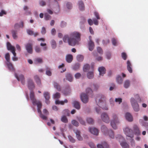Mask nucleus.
Returning a JSON list of instances; mask_svg holds the SVG:
<instances>
[{"label": "nucleus", "mask_w": 148, "mask_h": 148, "mask_svg": "<svg viewBox=\"0 0 148 148\" xmlns=\"http://www.w3.org/2000/svg\"><path fill=\"white\" fill-rule=\"evenodd\" d=\"M30 97L31 100L32 101L33 104L34 105H36L37 106V111L40 114V118L43 120L47 119V116L43 115L40 109L42 108V104L40 101L36 100L35 97L34 92L32 91L30 93Z\"/></svg>", "instance_id": "nucleus-1"}, {"label": "nucleus", "mask_w": 148, "mask_h": 148, "mask_svg": "<svg viewBox=\"0 0 148 148\" xmlns=\"http://www.w3.org/2000/svg\"><path fill=\"white\" fill-rule=\"evenodd\" d=\"M106 98L103 95H99L96 98L95 101L97 103L98 106L104 110H107L108 108L106 106Z\"/></svg>", "instance_id": "nucleus-2"}, {"label": "nucleus", "mask_w": 148, "mask_h": 148, "mask_svg": "<svg viewBox=\"0 0 148 148\" xmlns=\"http://www.w3.org/2000/svg\"><path fill=\"white\" fill-rule=\"evenodd\" d=\"M86 92L87 95L85 93H82L80 96L82 101L84 103H86L88 101V97L87 95H88L91 97L92 96L93 91L91 88H87L86 90Z\"/></svg>", "instance_id": "nucleus-3"}, {"label": "nucleus", "mask_w": 148, "mask_h": 148, "mask_svg": "<svg viewBox=\"0 0 148 148\" xmlns=\"http://www.w3.org/2000/svg\"><path fill=\"white\" fill-rule=\"evenodd\" d=\"M63 41L65 42H68L70 45H74V34L72 33L69 37L67 35H65L63 38Z\"/></svg>", "instance_id": "nucleus-4"}, {"label": "nucleus", "mask_w": 148, "mask_h": 148, "mask_svg": "<svg viewBox=\"0 0 148 148\" xmlns=\"http://www.w3.org/2000/svg\"><path fill=\"white\" fill-rule=\"evenodd\" d=\"M112 120L111 121V125L112 127L114 129H116V124H119L120 121L118 119L117 115L115 114H112Z\"/></svg>", "instance_id": "nucleus-5"}, {"label": "nucleus", "mask_w": 148, "mask_h": 148, "mask_svg": "<svg viewBox=\"0 0 148 148\" xmlns=\"http://www.w3.org/2000/svg\"><path fill=\"white\" fill-rule=\"evenodd\" d=\"M130 101L134 110L136 112L138 111L139 109V105L136 101L134 98H132L130 99Z\"/></svg>", "instance_id": "nucleus-6"}, {"label": "nucleus", "mask_w": 148, "mask_h": 148, "mask_svg": "<svg viewBox=\"0 0 148 148\" xmlns=\"http://www.w3.org/2000/svg\"><path fill=\"white\" fill-rule=\"evenodd\" d=\"M75 45H78L81 40V34L78 32H75Z\"/></svg>", "instance_id": "nucleus-7"}, {"label": "nucleus", "mask_w": 148, "mask_h": 148, "mask_svg": "<svg viewBox=\"0 0 148 148\" xmlns=\"http://www.w3.org/2000/svg\"><path fill=\"white\" fill-rule=\"evenodd\" d=\"M15 76L18 81H21L22 84L24 85L25 82V78L23 75L21 74L18 76L16 73H15Z\"/></svg>", "instance_id": "nucleus-8"}, {"label": "nucleus", "mask_w": 148, "mask_h": 148, "mask_svg": "<svg viewBox=\"0 0 148 148\" xmlns=\"http://www.w3.org/2000/svg\"><path fill=\"white\" fill-rule=\"evenodd\" d=\"M124 131L127 136L132 138L133 137L132 131L128 127H126L124 129Z\"/></svg>", "instance_id": "nucleus-9"}, {"label": "nucleus", "mask_w": 148, "mask_h": 148, "mask_svg": "<svg viewBox=\"0 0 148 148\" xmlns=\"http://www.w3.org/2000/svg\"><path fill=\"white\" fill-rule=\"evenodd\" d=\"M101 118L104 122L108 123L109 122L110 119L108 114L106 113H103L101 115Z\"/></svg>", "instance_id": "nucleus-10"}, {"label": "nucleus", "mask_w": 148, "mask_h": 148, "mask_svg": "<svg viewBox=\"0 0 148 148\" xmlns=\"http://www.w3.org/2000/svg\"><path fill=\"white\" fill-rule=\"evenodd\" d=\"M43 95L45 99L46 103L47 104H49L50 103L49 100L50 98L49 93L48 92H44L43 93Z\"/></svg>", "instance_id": "nucleus-11"}, {"label": "nucleus", "mask_w": 148, "mask_h": 148, "mask_svg": "<svg viewBox=\"0 0 148 148\" xmlns=\"http://www.w3.org/2000/svg\"><path fill=\"white\" fill-rule=\"evenodd\" d=\"M25 48L27 52L31 54L32 53V45L31 43H28L25 45Z\"/></svg>", "instance_id": "nucleus-12"}, {"label": "nucleus", "mask_w": 148, "mask_h": 148, "mask_svg": "<svg viewBox=\"0 0 148 148\" xmlns=\"http://www.w3.org/2000/svg\"><path fill=\"white\" fill-rule=\"evenodd\" d=\"M28 86L30 90H32L35 88L34 84L32 79H29L27 80Z\"/></svg>", "instance_id": "nucleus-13"}, {"label": "nucleus", "mask_w": 148, "mask_h": 148, "mask_svg": "<svg viewBox=\"0 0 148 148\" xmlns=\"http://www.w3.org/2000/svg\"><path fill=\"white\" fill-rule=\"evenodd\" d=\"M7 47L8 50L10 51L12 54H14V55H15V48L14 47L12 46L9 42L7 43Z\"/></svg>", "instance_id": "nucleus-14"}, {"label": "nucleus", "mask_w": 148, "mask_h": 148, "mask_svg": "<svg viewBox=\"0 0 148 148\" xmlns=\"http://www.w3.org/2000/svg\"><path fill=\"white\" fill-rule=\"evenodd\" d=\"M89 130L92 134L96 136L98 135L99 131L97 129L94 127H91L89 128Z\"/></svg>", "instance_id": "nucleus-15"}, {"label": "nucleus", "mask_w": 148, "mask_h": 148, "mask_svg": "<svg viewBox=\"0 0 148 148\" xmlns=\"http://www.w3.org/2000/svg\"><path fill=\"white\" fill-rule=\"evenodd\" d=\"M79 8L80 11H83L85 10V6L83 2L80 0L78 3Z\"/></svg>", "instance_id": "nucleus-16"}, {"label": "nucleus", "mask_w": 148, "mask_h": 148, "mask_svg": "<svg viewBox=\"0 0 148 148\" xmlns=\"http://www.w3.org/2000/svg\"><path fill=\"white\" fill-rule=\"evenodd\" d=\"M98 71L100 75L103 76V74L106 73V69L103 66L99 67L98 69Z\"/></svg>", "instance_id": "nucleus-17"}, {"label": "nucleus", "mask_w": 148, "mask_h": 148, "mask_svg": "<svg viewBox=\"0 0 148 148\" xmlns=\"http://www.w3.org/2000/svg\"><path fill=\"white\" fill-rule=\"evenodd\" d=\"M90 68L92 71H93L94 67L93 66H92ZM90 69V66L89 64H86L84 65L83 67V71L85 72H86Z\"/></svg>", "instance_id": "nucleus-18"}, {"label": "nucleus", "mask_w": 148, "mask_h": 148, "mask_svg": "<svg viewBox=\"0 0 148 148\" xmlns=\"http://www.w3.org/2000/svg\"><path fill=\"white\" fill-rule=\"evenodd\" d=\"M133 128L134 132L137 135H139L140 134V132L137 126L136 125H134L133 126Z\"/></svg>", "instance_id": "nucleus-19"}, {"label": "nucleus", "mask_w": 148, "mask_h": 148, "mask_svg": "<svg viewBox=\"0 0 148 148\" xmlns=\"http://www.w3.org/2000/svg\"><path fill=\"white\" fill-rule=\"evenodd\" d=\"M73 57L71 54H68L66 56V61L68 63L71 62L73 60Z\"/></svg>", "instance_id": "nucleus-20"}, {"label": "nucleus", "mask_w": 148, "mask_h": 148, "mask_svg": "<svg viewBox=\"0 0 148 148\" xmlns=\"http://www.w3.org/2000/svg\"><path fill=\"white\" fill-rule=\"evenodd\" d=\"M125 118L126 119L129 121H132L133 118L131 115L129 113H127L125 114Z\"/></svg>", "instance_id": "nucleus-21"}, {"label": "nucleus", "mask_w": 148, "mask_h": 148, "mask_svg": "<svg viewBox=\"0 0 148 148\" xmlns=\"http://www.w3.org/2000/svg\"><path fill=\"white\" fill-rule=\"evenodd\" d=\"M6 64L8 66L9 69L11 71H14L15 70L13 65L10 62H7Z\"/></svg>", "instance_id": "nucleus-22"}, {"label": "nucleus", "mask_w": 148, "mask_h": 148, "mask_svg": "<svg viewBox=\"0 0 148 148\" xmlns=\"http://www.w3.org/2000/svg\"><path fill=\"white\" fill-rule=\"evenodd\" d=\"M88 45L89 50L92 51L95 46L94 42L92 41H89L88 43Z\"/></svg>", "instance_id": "nucleus-23"}, {"label": "nucleus", "mask_w": 148, "mask_h": 148, "mask_svg": "<svg viewBox=\"0 0 148 148\" xmlns=\"http://www.w3.org/2000/svg\"><path fill=\"white\" fill-rule=\"evenodd\" d=\"M68 102V100L67 99H65L63 101H60L59 100H57L55 101L56 104L64 105V103H66Z\"/></svg>", "instance_id": "nucleus-24"}, {"label": "nucleus", "mask_w": 148, "mask_h": 148, "mask_svg": "<svg viewBox=\"0 0 148 148\" xmlns=\"http://www.w3.org/2000/svg\"><path fill=\"white\" fill-rule=\"evenodd\" d=\"M103 146L100 144H98L97 145L98 148H109V146L107 143L104 142L103 144Z\"/></svg>", "instance_id": "nucleus-25"}, {"label": "nucleus", "mask_w": 148, "mask_h": 148, "mask_svg": "<svg viewBox=\"0 0 148 148\" xmlns=\"http://www.w3.org/2000/svg\"><path fill=\"white\" fill-rule=\"evenodd\" d=\"M101 129L102 132H103L105 135H106L107 134V132L108 131V129L106 126L104 125H102L101 127Z\"/></svg>", "instance_id": "nucleus-26"}, {"label": "nucleus", "mask_w": 148, "mask_h": 148, "mask_svg": "<svg viewBox=\"0 0 148 148\" xmlns=\"http://www.w3.org/2000/svg\"><path fill=\"white\" fill-rule=\"evenodd\" d=\"M75 134L77 139L79 140H82V138L80 136V132L78 130H77L75 132Z\"/></svg>", "instance_id": "nucleus-27"}, {"label": "nucleus", "mask_w": 148, "mask_h": 148, "mask_svg": "<svg viewBox=\"0 0 148 148\" xmlns=\"http://www.w3.org/2000/svg\"><path fill=\"white\" fill-rule=\"evenodd\" d=\"M93 71H91L88 72L87 73V77L89 79H91L94 77L93 72Z\"/></svg>", "instance_id": "nucleus-28"}, {"label": "nucleus", "mask_w": 148, "mask_h": 148, "mask_svg": "<svg viewBox=\"0 0 148 148\" xmlns=\"http://www.w3.org/2000/svg\"><path fill=\"white\" fill-rule=\"evenodd\" d=\"M71 92V90L70 88L65 89L63 91V93L64 95L66 96L69 95Z\"/></svg>", "instance_id": "nucleus-29"}, {"label": "nucleus", "mask_w": 148, "mask_h": 148, "mask_svg": "<svg viewBox=\"0 0 148 148\" xmlns=\"http://www.w3.org/2000/svg\"><path fill=\"white\" fill-rule=\"evenodd\" d=\"M123 79L119 75H118L116 78V80L118 83L120 84H121L123 81Z\"/></svg>", "instance_id": "nucleus-30"}, {"label": "nucleus", "mask_w": 148, "mask_h": 148, "mask_svg": "<svg viewBox=\"0 0 148 148\" xmlns=\"http://www.w3.org/2000/svg\"><path fill=\"white\" fill-rule=\"evenodd\" d=\"M130 85V81L128 80L125 81L124 84V86L125 88H127Z\"/></svg>", "instance_id": "nucleus-31"}, {"label": "nucleus", "mask_w": 148, "mask_h": 148, "mask_svg": "<svg viewBox=\"0 0 148 148\" xmlns=\"http://www.w3.org/2000/svg\"><path fill=\"white\" fill-rule=\"evenodd\" d=\"M76 119L82 125H85V122L82 119V118L79 116H77Z\"/></svg>", "instance_id": "nucleus-32"}, {"label": "nucleus", "mask_w": 148, "mask_h": 148, "mask_svg": "<svg viewBox=\"0 0 148 148\" xmlns=\"http://www.w3.org/2000/svg\"><path fill=\"white\" fill-rule=\"evenodd\" d=\"M34 78L38 84L40 85V80L38 75H35L34 76Z\"/></svg>", "instance_id": "nucleus-33"}, {"label": "nucleus", "mask_w": 148, "mask_h": 148, "mask_svg": "<svg viewBox=\"0 0 148 148\" xmlns=\"http://www.w3.org/2000/svg\"><path fill=\"white\" fill-rule=\"evenodd\" d=\"M122 148H129L128 145L125 142H123L120 143Z\"/></svg>", "instance_id": "nucleus-34"}, {"label": "nucleus", "mask_w": 148, "mask_h": 148, "mask_svg": "<svg viewBox=\"0 0 148 148\" xmlns=\"http://www.w3.org/2000/svg\"><path fill=\"white\" fill-rule=\"evenodd\" d=\"M77 60L79 62L82 61L84 59V56L82 55H78L76 58Z\"/></svg>", "instance_id": "nucleus-35"}, {"label": "nucleus", "mask_w": 148, "mask_h": 148, "mask_svg": "<svg viewBox=\"0 0 148 148\" xmlns=\"http://www.w3.org/2000/svg\"><path fill=\"white\" fill-rule=\"evenodd\" d=\"M108 134L110 138H114V134L112 130H109L108 131Z\"/></svg>", "instance_id": "nucleus-36"}, {"label": "nucleus", "mask_w": 148, "mask_h": 148, "mask_svg": "<svg viewBox=\"0 0 148 148\" xmlns=\"http://www.w3.org/2000/svg\"><path fill=\"white\" fill-rule=\"evenodd\" d=\"M75 108L77 110H79L80 108L79 103L77 101H75Z\"/></svg>", "instance_id": "nucleus-37"}, {"label": "nucleus", "mask_w": 148, "mask_h": 148, "mask_svg": "<svg viewBox=\"0 0 148 148\" xmlns=\"http://www.w3.org/2000/svg\"><path fill=\"white\" fill-rule=\"evenodd\" d=\"M66 79L70 82H71L73 80V78L71 75L70 74H68L66 75Z\"/></svg>", "instance_id": "nucleus-38"}, {"label": "nucleus", "mask_w": 148, "mask_h": 148, "mask_svg": "<svg viewBox=\"0 0 148 148\" xmlns=\"http://www.w3.org/2000/svg\"><path fill=\"white\" fill-rule=\"evenodd\" d=\"M54 85L55 88H56L59 91H60V87L57 83L56 82H54Z\"/></svg>", "instance_id": "nucleus-39"}, {"label": "nucleus", "mask_w": 148, "mask_h": 148, "mask_svg": "<svg viewBox=\"0 0 148 148\" xmlns=\"http://www.w3.org/2000/svg\"><path fill=\"white\" fill-rule=\"evenodd\" d=\"M46 74L47 75L50 76L51 75V72L50 68L47 67L46 69Z\"/></svg>", "instance_id": "nucleus-40"}, {"label": "nucleus", "mask_w": 148, "mask_h": 148, "mask_svg": "<svg viewBox=\"0 0 148 148\" xmlns=\"http://www.w3.org/2000/svg\"><path fill=\"white\" fill-rule=\"evenodd\" d=\"M51 19V16L47 13L45 14V19L46 20H49Z\"/></svg>", "instance_id": "nucleus-41"}, {"label": "nucleus", "mask_w": 148, "mask_h": 148, "mask_svg": "<svg viewBox=\"0 0 148 148\" xmlns=\"http://www.w3.org/2000/svg\"><path fill=\"white\" fill-rule=\"evenodd\" d=\"M61 121H62L64 123H67L68 121L66 117L65 116H63L62 117Z\"/></svg>", "instance_id": "nucleus-42"}, {"label": "nucleus", "mask_w": 148, "mask_h": 148, "mask_svg": "<svg viewBox=\"0 0 148 148\" xmlns=\"http://www.w3.org/2000/svg\"><path fill=\"white\" fill-rule=\"evenodd\" d=\"M16 31L15 30H12V33L13 38L14 39H16L17 38V36L16 35Z\"/></svg>", "instance_id": "nucleus-43"}, {"label": "nucleus", "mask_w": 148, "mask_h": 148, "mask_svg": "<svg viewBox=\"0 0 148 148\" xmlns=\"http://www.w3.org/2000/svg\"><path fill=\"white\" fill-rule=\"evenodd\" d=\"M54 99H59L60 97V94L59 92H56L53 95Z\"/></svg>", "instance_id": "nucleus-44"}, {"label": "nucleus", "mask_w": 148, "mask_h": 148, "mask_svg": "<svg viewBox=\"0 0 148 148\" xmlns=\"http://www.w3.org/2000/svg\"><path fill=\"white\" fill-rule=\"evenodd\" d=\"M5 58L7 62H9L10 61V56L9 53H6L5 55Z\"/></svg>", "instance_id": "nucleus-45"}, {"label": "nucleus", "mask_w": 148, "mask_h": 148, "mask_svg": "<svg viewBox=\"0 0 148 148\" xmlns=\"http://www.w3.org/2000/svg\"><path fill=\"white\" fill-rule=\"evenodd\" d=\"M51 45L53 49L55 48L56 47V41L54 40H52L51 41Z\"/></svg>", "instance_id": "nucleus-46"}, {"label": "nucleus", "mask_w": 148, "mask_h": 148, "mask_svg": "<svg viewBox=\"0 0 148 148\" xmlns=\"http://www.w3.org/2000/svg\"><path fill=\"white\" fill-rule=\"evenodd\" d=\"M86 121L87 122L90 124H92L94 122L93 120L91 118H88L86 119Z\"/></svg>", "instance_id": "nucleus-47"}, {"label": "nucleus", "mask_w": 148, "mask_h": 148, "mask_svg": "<svg viewBox=\"0 0 148 148\" xmlns=\"http://www.w3.org/2000/svg\"><path fill=\"white\" fill-rule=\"evenodd\" d=\"M39 4L40 6H44L46 5V3L45 1L41 0L39 1Z\"/></svg>", "instance_id": "nucleus-48"}, {"label": "nucleus", "mask_w": 148, "mask_h": 148, "mask_svg": "<svg viewBox=\"0 0 148 148\" xmlns=\"http://www.w3.org/2000/svg\"><path fill=\"white\" fill-rule=\"evenodd\" d=\"M70 111L67 109L63 111V113L64 114L68 116L70 114Z\"/></svg>", "instance_id": "nucleus-49"}, {"label": "nucleus", "mask_w": 148, "mask_h": 148, "mask_svg": "<svg viewBox=\"0 0 148 148\" xmlns=\"http://www.w3.org/2000/svg\"><path fill=\"white\" fill-rule=\"evenodd\" d=\"M121 56L123 60H126V59L127 56L125 53L123 52L121 54Z\"/></svg>", "instance_id": "nucleus-50"}, {"label": "nucleus", "mask_w": 148, "mask_h": 148, "mask_svg": "<svg viewBox=\"0 0 148 148\" xmlns=\"http://www.w3.org/2000/svg\"><path fill=\"white\" fill-rule=\"evenodd\" d=\"M66 7L69 9H71L72 7L71 3L69 2L67 3L66 4Z\"/></svg>", "instance_id": "nucleus-51"}, {"label": "nucleus", "mask_w": 148, "mask_h": 148, "mask_svg": "<svg viewBox=\"0 0 148 148\" xmlns=\"http://www.w3.org/2000/svg\"><path fill=\"white\" fill-rule=\"evenodd\" d=\"M112 44L114 46H116V40L113 38L112 39Z\"/></svg>", "instance_id": "nucleus-52"}, {"label": "nucleus", "mask_w": 148, "mask_h": 148, "mask_svg": "<svg viewBox=\"0 0 148 148\" xmlns=\"http://www.w3.org/2000/svg\"><path fill=\"white\" fill-rule=\"evenodd\" d=\"M94 15L96 17L97 19L98 20L100 19L99 13L97 12H94Z\"/></svg>", "instance_id": "nucleus-53"}, {"label": "nucleus", "mask_w": 148, "mask_h": 148, "mask_svg": "<svg viewBox=\"0 0 148 148\" xmlns=\"http://www.w3.org/2000/svg\"><path fill=\"white\" fill-rule=\"evenodd\" d=\"M115 101L116 102H119V104H120L122 101V99L121 98H116Z\"/></svg>", "instance_id": "nucleus-54"}, {"label": "nucleus", "mask_w": 148, "mask_h": 148, "mask_svg": "<svg viewBox=\"0 0 148 148\" xmlns=\"http://www.w3.org/2000/svg\"><path fill=\"white\" fill-rule=\"evenodd\" d=\"M15 55H14V54H13L14 56L12 57V59L14 61H17L18 60V58H17L16 57V53L15 52Z\"/></svg>", "instance_id": "nucleus-55"}, {"label": "nucleus", "mask_w": 148, "mask_h": 148, "mask_svg": "<svg viewBox=\"0 0 148 148\" xmlns=\"http://www.w3.org/2000/svg\"><path fill=\"white\" fill-rule=\"evenodd\" d=\"M92 88L94 90H97L99 88V86L96 84H93Z\"/></svg>", "instance_id": "nucleus-56"}, {"label": "nucleus", "mask_w": 148, "mask_h": 148, "mask_svg": "<svg viewBox=\"0 0 148 148\" xmlns=\"http://www.w3.org/2000/svg\"><path fill=\"white\" fill-rule=\"evenodd\" d=\"M27 34L29 35H32L34 34L33 32L30 29H27Z\"/></svg>", "instance_id": "nucleus-57"}, {"label": "nucleus", "mask_w": 148, "mask_h": 148, "mask_svg": "<svg viewBox=\"0 0 148 148\" xmlns=\"http://www.w3.org/2000/svg\"><path fill=\"white\" fill-rule=\"evenodd\" d=\"M127 68L129 73H132V66L127 67Z\"/></svg>", "instance_id": "nucleus-58"}, {"label": "nucleus", "mask_w": 148, "mask_h": 148, "mask_svg": "<svg viewBox=\"0 0 148 148\" xmlns=\"http://www.w3.org/2000/svg\"><path fill=\"white\" fill-rule=\"evenodd\" d=\"M97 51L98 52H99V53L102 54L103 53V51L102 50L101 48L100 47H98L97 49Z\"/></svg>", "instance_id": "nucleus-59"}, {"label": "nucleus", "mask_w": 148, "mask_h": 148, "mask_svg": "<svg viewBox=\"0 0 148 148\" xmlns=\"http://www.w3.org/2000/svg\"><path fill=\"white\" fill-rule=\"evenodd\" d=\"M68 138L69 140L72 143H73L74 142V139L71 136L69 135L68 136Z\"/></svg>", "instance_id": "nucleus-60"}, {"label": "nucleus", "mask_w": 148, "mask_h": 148, "mask_svg": "<svg viewBox=\"0 0 148 148\" xmlns=\"http://www.w3.org/2000/svg\"><path fill=\"white\" fill-rule=\"evenodd\" d=\"M66 23L64 21H62L61 22V27H64L66 26Z\"/></svg>", "instance_id": "nucleus-61"}, {"label": "nucleus", "mask_w": 148, "mask_h": 148, "mask_svg": "<svg viewBox=\"0 0 148 148\" xmlns=\"http://www.w3.org/2000/svg\"><path fill=\"white\" fill-rule=\"evenodd\" d=\"M80 67V64L79 63H77L75 65V70L79 69Z\"/></svg>", "instance_id": "nucleus-62"}, {"label": "nucleus", "mask_w": 148, "mask_h": 148, "mask_svg": "<svg viewBox=\"0 0 148 148\" xmlns=\"http://www.w3.org/2000/svg\"><path fill=\"white\" fill-rule=\"evenodd\" d=\"M41 32L42 34H45L46 33V31L45 28L44 27H42V28L41 30Z\"/></svg>", "instance_id": "nucleus-63"}, {"label": "nucleus", "mask_w": 148, "mask_h": 148, "mask_svg": "<svg viewBox=\"0 0 148 148\" xmlns=\"http://www.w3.org/2000/svg\"><path fill=\"white\" fill-rule=\"evenodd\" d=\"M143 125L145 127V128L147 130V133H148V123H144Z\"/></svg>", "instance_id": "nucleus-64"}]
</instances>
